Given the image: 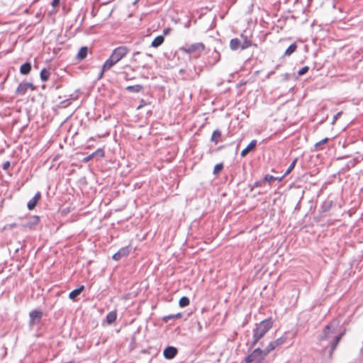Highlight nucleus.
I'll return each instance as SVG.
<instances>
[{
    "mask_svg": "<svg viewBox=\"0 0 363 363\" xmlns=\"http://www.w3.org/2000/svg\"><path fill=\"white\" fill-rule=\"evenodd\" d=\"M130 49L124 45L115 48L110 57L104 63V70H109L129 52Z\"/></svg>",
    "mask_w": 363,
    "mask_h": 363,
    "instance_id": "obj_1",
    "label": "nucleus"
},
{
    "mask_svg": "<svg viewBox=\"0 0 363 363\" xmlns=\"http://www.w3.org/2000/svg\"><path fill=\"white\" fill-rule=\"evenodd\" d=\"M340 327V321L338 318L332 319L326 324L322 330V334L318 335V340L320 342L328 340L333 335H335L338 328Z\"/></svg>",
    "mask_w": 363,
    "mask_h": 363,
    "instance_id": "obj_2",
    "label": "nucleus"
},
{
    "mask_svg": "<svg viewBox=\"0 0 363 363\" xmlns=\"http://www.w3.org/2000/svg\"><path fill=\"white\" fill-rule=\"evenodd\" d=\"M273 323L274 322L272 317L265 318L259 323H255V327L252 330V333L257 335V337L261 339L272 328Z\"/></svg>",
    "mask_w": 363,
    "mask_h": 363,
    "instance_id": "obj_3",
    "label": "nucleus"
},
{
    "mask_svg": "<svg viewBox=\"0 0 363 363\" xmlns=\"http://www.w3.org/2000/svg\"><path fill=\"white\" fill-rule=\"evenodd\" d=\"M265 354L260 347H257L245 357L241 363H261L265 358Z\"/></svg>",
    "mask_w": 363,
    "mask_h": 363,
    "instance_id": "obj_4",
    "label": "nucleus"
},
{
    "mask_svg": "<svg viewBox=\"0 0 363 363\" xmlns=\"http://www.w3.org/2000/svg\"><path fill=\"white\" fill-rule=\"evenodd\" d=\"M211 50V48L210 47L208 48V51L206 50V56L207 55V62H206V65L208 64L212 67L220 60V55L216 46H213V51L210 55L209 52Z\"/></svg>",
    "mask_w": 363,
    "mask_h": 363,
    "instance_id": "obj_5",
    "label": "nucleus"
},
{
    "mask_svg": "<svg viewBox=\"0 0 363 363\" xmlns=\"http://www.w3.org/2000/svg\"><path fill=\"white\" fill-rule=\"evenodd\" d=\"M28 89L33 90L35 87L32 83L22 82L18 86L16 92L18 95H23Z\"/></svg>",
    "mask_w": 363,
    "mask_h": 363,
    "instance_id": "obj_6",
    "label": "nucleus"
},
{
    "mask_svg": "<svg viewBox=\"0 0 363 363\" xmlns=\"http://www.w3.org/2000/svg\"><path fill=\"white\" fill-rule=\"evenodd\" d=\"M274 176L271 174H265L261 179L254 182V186L262 187L264 183L272 185L273 183Z\"/></svg>",
    "mask_w": 363,
    "mask_h": 363,
    "instance_id": "obj_7",
    "label": "nucleus"
},
{
    "mask_svg": "<svg viewBox=\"0 0 363 363\" xmlns=\"http://www.w3.org/2000/svg\"><path fill=\"white\" fill-rule=\"evenodd\" d=\"M257 145V140L255 139L252 140L249 144L241 151L240 156L241 157H245L247 154L256 148Z\"/></svg>",
    "mask_w": 363,
    "mask_h": 363,
    "instance_id": "obj_8",
    "label": "nucleus"
},
{
    "mask_svg": "<svg viewBox=\"0 0 363 363\" xmlns=\"http://www.w3.org/2000/svg\"><path fill=\"white\" fill-rule=\"evenodd\" d=\"M43 316V313L39 311H32L30 312V325L33 327L35 323H38L41 320V318Z\"/></svg>",
    "mask_w": 363,
    "mask_h": 363,
    "instance_id": "obj_9",
    "label": "nucleus"
},
{
    "mask_svg": "<svg viewBox=\"0 0 363 363\" xmlns=\"http://www.w3.org/2000/svg\"><path fill=\"white\" fill-rule=\"evenodd\" d=\"M333 205V201L330 199L325 200L321 206H320L319 211L320 214H324L326 216V213L329 212Z\"/></svg>",
    "mask_w": 363,
    "mask_h": 363,
    "instance_id": "obj_10",
    "label": "nucleus"
},
{
    "mask_svg": "<svg viewBox=\"0 0 363 363\" xmlns=\"http://www.w3.org/2000/svg\"><path fill=\"white\" fill-rule=\"evenodd\" d=\"M130 252V249L129 247H122L116 253H115L113 255V259L114 260L118 261L122 257L128 256L129 255Z\"/></svg>",
    "mask_w": 363,
    "mask_h": 363,
    "instance_id": "obj_11",
    "label": "nucleus"
},
{
    "mask_svg": "<svg viewBox=\"0 0 363 363\" xmlns=\"http://www.w3.org/2000/svg\"><path fill=\"white\" fill-rule=\"evenodd\" d=\"M339 328L340 330L338 331V333L337 332L336 335L333 337L332 340V342H334V345L335 344H339V342H340V340H342V338L344 337L347 332L345 326L340 325Z\"/></svg>",
    "mask_w": 363,
    "mask_h": 363,
    "instance_id": "obj_12",
    "label": "nucleus"
},
{
    "mask_svg": "<svg viewBox=\"0 0 363 363\" xmlns=\"http://www.w3.org/2000/svg\"><path fill=\"white\" fill-rule=\"evenodd\" d=\"M339 328L340 330L338 331V333L337 332L336 335L333 337L332 340V342H334V345L335 344H339V342H340V340H342V338L344 337L347 332L345 326L340 325Z\"/></svg>",
    "mask_w": 363,
    "mask_h": 363,
    "instance_id": "obj_13",
    "label": "nucleus"
},
{
    "mask_svg": "<svg viewBox=\"0 0 363 363\" xmlns=\"http://www.w3.org/2000/svg\"><path fill=\"white\" fill-rule=\"evenodd\" d=\"M163 354L166 359H170L176 356L177 350L174 347L169 346L164 350Z\"/></svg>",
    "mask_w": 363,
    "mask_h": 363,
    "instance_id": "obj_14",
    "label": "nucleus"
},
{
    "mask_svg": "<svg viewBox=\"0 0 363 363\" xmlns=\"http://www.w3.org/2000/svg\"><path fill=\"white\" fill-rule=\"evenodd\" d=\"M39 222V217L37 216H31L28 218V221L23 223V227L32 228L36 225Z\"/></svg>",
    "mask_w": 363,
    "mask_h": 363,
    "instance_id": "obj_15",
    "label": "nucleus"
},
{
    "mask_svg": "<svg viewBox=\"0 0 363 363\" xmlns=\"http://www.w3.org/2000/svg\"><path fill=\"white\" fill-rule=\"evenodd\" d=\"M40 198H41L40 193L37 192L35 194V195L34 196V197L28 202V204H27L28 208L29 210H33L37 205V203L39 201V200L40 199Z\"/></svg>",
    "mask_w": 363,
    "mask_h": 363,
    "instance_id": "obj_16",
    "label": "nucleus"
},
{
    "mask_svg": "<svg viewBox=\"0 0 363 363\" xmlns=\"http://www.w3.org/2000/svg\"><path fill=\"white\" fill-rule=\"evenodd\" d=\"M292 335L293 336L294 335V333H291L290 331H286L280 337L276 339L274 341L277 347L279 346V345H281L282 344H284V342H286V340L289 338V335Z\"/></svg>",
    "mask_w": 363,
    "mask_h": 363,
    "instance_id": "obj_17",
    "label": "nucleus"
},
{
    "mask_svg": "<svg viewBox=\"0 0 363 363\" xmlns=\"http://www.w3.org/2000/svg\"><path fill=\"white\" fill-rule=\"evenodd\" d=\"M359 162L360 160L359 157H354L345 164V165L342 167V170L349 171L350 169L354 167Z\"/></svg>",
    "mask_w": 363,
    "mask_h": 363,
    "instance_id": "obj_18",
    "label": "nucleus"
},
{
    "mask_svg": "<svg viewBox=\"0 0 363 363\" xmlns=\"http://www.w3.org/2000/svg\"><path fill=\"white\" fill-rule=\"evenodd\" d=\"M230 48L232 50H237L238 49L242 50V41L240 39L238 38H235L230 40Z\"/></svg>",
    "mask_w": 363,
    "mask_h": 363,
    "instance_id": "obj_19",
    "label": "nucleus"
},
{
    "mask_svg": "<svg viewBox=\"0 0 363 363\" xmlns=\"http://www.w3.org/2000/svg\"><path fill=\"white\" fill-rule=\"evenodd\" d=\"M203 49V46L202 44H194L184 48V50L188 53H195L201 51Z\"/></svg>",
    "mask_w": 363,
    "mask_h": 363,
    "instance_id": "obj_20",
    "label": "nucleus"
},
{
    "mask_svg": "<svg viewBox=\"0 0 363 363\" xmlns=\"http://www.w3.org/2000/svg\"><path fill=\"white\" fill-rule=\"evenodd\" d=\"M330 140V138L326 137L320 141L317 142L314 145L313 149H311V151H320L323 150V145L326 144Z\"/></svg>",
    "mask_w": 363,
    "mask_h": 363,
    "instance_id": "obj_21",
    "label": "nucleus"
},
{
    "mask_svg": "<svg viewBox=\"0 0 363 363\" xmlns=\"http://www.w3.org/2000/svg\"><path fill=\"white\" fill-rule=\"evenodd\" d=\"M240 38L242 40V50H245L250 47H251L253 43L252 41L250 39H248V37L244 34L240 35Z\"/></svg>",
    "mask_w": 363,
    "mask_h": 363,
    "instance_id": "obj_22",
    "label": "nucleus"
},
{
    "mask_svg": "<svg viewBox=\"0 0 363 363\" xmlns=\"http://www.w3.org/2000/svg\"><path fill=\"white\" fill-rule=\"evenodd\" d=\"M298 45L296 43H291L284 52L283 57H287L291 55L297 50Z\"/></svg>",
    "mask_w": 363,
    "mask_h": 363,
    "instance_id": "obj_23",
    "label": "nucleus"
},
{
    "mask_svg": "<svg viewBox=\"0 0 363 363\" xmlns=\"http://www.w3.org/2000/svg\"><path fill=\"white\" fill-rule=\"evenodd\" d=\"M222 133L219 129H216L213 130L211 137V142L214 143L215 144H217L221 138Z\"/></svg>",
    "mask_w": 363,
    "mask_h": 363,
    "instance_id": "obj_24",
    "label": "nucleus"
},
{
    "mask_svg": "<svg viewBox=\"0 0 363 363\" xmlns=\"http://www.w3.org/2000/svg\"><path fill=\"white\" fill-rule=\"evenodd\" d=\"M88 52H89V48L87 47H86V46L82 47L77 53V59L79 60H82L85 59L86 57L87 56Z\"/></svg>",
    "mask_w": 363,
    "mask_h": 363,
    "instance_id": "obj_25",
    "label": "nucleus"
},
{
    "mask_svg": "<svg viewBox=\"0 0 363 363\" xmlns=\"http://www.w3.org/2000/svg\"><path fill=\"white\" fill-rule=\"evenodd\" d=\"M223 169H224L223 162L217 163L213 167V174L215 177H218L223 172Z\"/></svg>",
    "mask_w": 363,
    "mask_h": 363,
    "instance_id": "obj_26",
    "label": "nucleus"
},
{
    "mask_svg": "<svg viewBox=\"0 0 363 363\" xmlns=\"http://www.w3.org/2000/svg\"><path fill=\"white\" fill-rule=\"evenodd\" d=\"M277 345L274 342V341H271L269 342L268 345L262 350L265 356H267L269 352L274 350L277 348Z\"/></svg>",
    "mask_w": 363,
    "mask_h": 363,
    "instance_id": "obj_27",
    "label": "nucleus"
},
{
    "mask_svg": "<svg viewBox=\"0 0 363 363\" xmlns=\"http://www.w3.org/2000/svg\"><path fill=\"white\" fill-rule=\"evenodd\" d=\"M84 286H81L79 288L71 291L69 294V298L74 300L81 294V292L84 290Z\"/></svg>",
    "mask_w": 363,
    "mask_h": 363,
    "instance_id": "obj_28",
    "label": "nucleus"
},
{
    "mask_svg": "<svg viewBox=\"0 0 363 363\" xmlns=\"http://www.w3.org/2000/svg\"><path fill=\"white\" fill-rule=\"evenodd\" d=\"M31 69V65L29 62L24 63L21 66L20 72L22 74H28Z\"/></svg>",
    "mask_w": 363,
    "mask_h": 363,
    "instance_id": "obj_29",
    "label": "nucleus"
},
{
    "mask_svg": "<svg viewBox=\"0 0 363 363\" xmlns=\"http://www.w3.org/2000/svg\"><path fill=\"white\" fill-rule=\"evenodd\" d=\"M259 340H260V338L258 337L257 335H255L252 333V342L250 344L247 343V345H249L248 346V352H250L254 348V347L258 343Z\"/></svg>",
    "mask_w": 363,
    "mask_h": 363,
    "instance_id": "obj_30",
    "label": "nucleus"
},
{
    "mask_svg": "<svg viewBox=\"0 0 363 363\" xmlns=\"http://www.w3.org/2000/svg\"><path fill=\"white\" fill-rule=\"evenodd\" d=\"M116 318H117L116 312L111 311L106 315V322L108 323V324H111L116 320Z\"/></svg>",
    "mask_w": 363,
    "mask_h": 363,
    "instance_id": "obj_31",
    "label": "nucleus"
},
{
    "mask_svg": "<svg viewBox=\"0 0 363 363\" xmlns=\"http://www.w3.org/2000/svg\"><path fill=\"white\" fill-rule=\"evenodd\" d=\"M298 160V157H295L292 160V162H291V164H289V166L288 167V168L286 169V170L284 172L285 175H289L294 170V169L295 168V167L296 165Z\"/></svg>",
    "mask_w": 363,
    "mask_h": 363,
    "instance_id": "obj_32",
    "label": "nucleus"
},
{
    "mask_svg": "<svg viewBox=\"0 0 363 363\" xmlns=\"http://www.w3.org/2000/svg\"><path fill=\"white\" fill-rule=\"evenodd\" d=\"M164 42V38L163 36L162 35H159L157 37H156L153 41L152 42V44L151 45L154 48H157L158 46H160V45L162 44V43Z\"/></svg>",
    "mask_w": 363,
    "mask_h": 363,
    "instance_id": "obj_33",
    "label": "nucleus"
},
{
    "mask_svg": "<svg viewBox=\"0 0 363 363\" xmlns=\"http://www.w3.org/2000/svg\"><path fill=\"white\" fill-rule=\"evenodd\" d=\"M337 345H338L337 344H335L334 345V342L332 341L330 342L329 345H328V347H330L329 351H328V357L329 358H332L333 352L335 350V349L337 348Z\"/></svg>",
    "mask_w": 363,
    "mask_h": 363,
    "instance_id": "obj_34",
    "label": "nucleus"
},
{
    "mask_svg": "<svg viewBox=\"0 0 363 363\" xmlns=\"http://www.w3.org/2000/svg\"><path fill=\"white\" fill-rule=\"evenodd\" d=\"M50 77V72L46 69H43L40 72V79L42 81L45 82Z\"/></svg>",
    "mask_w": 363,
    "mask_h": 363,
    "instance_id": "obj_35",
    "label": "nucleus"
},
{
    "mask_svg": "<svg viewBox=\"0 0 363 363\" xmlns=\"http://www.w3.org/2000/svg\"><path fill=\"white\" fill-rule=\"evenodd\" d=\"M341 1H331L332 3V6L334 9H336L337 8V9L339 10V11L342 13H345V8L341 6V5H339V4L340 3Z\"/></svg>",
    "mask_w": 363,
    "mask_h": 363,
    "instance_id": "obj_36",
    "label": "nucleus"
},
{
    "mask_svg": "<svg viewBox=\"0 0 363 363\" xmlns=\"http://www.w3.org/2000/svg\"><path fill=\"white\" fill-rule=\"evenodd\" d=\"M179 304L181 307L187 306L189 304V299L186 296H183L180 298Z\"/></svg>",
    "mask_w": 363,
    "mask_h": 363,
    "instance_id": "obj_37",
    "label": "nucleus"
},
{
    "mask_svg": "<svg viewBox=\"0 0 363 363\" xmlns=\"http://www.w3.org/2000/svg\"><path fill=\"white\" fill-rule=\"evenodd\" d=\"M213 42H216V43L221 45V41L219 40H215L212 35L206 36V43L210 44Z\"/></svg>",
    "mask_w": 363,
    "mask_h": 363,
    "instance_id": "obj_38",
    "label": "nucleus"
},
{
    "mask_svg": "<svg viewBox=\"0 0 363 363\" xmlns=\"http://www.w3.org/2000/svg\"><path fill=\"white\" fill-rule=\"evenodd\" d=\"M142 89L140 85L129 86L127 89L133 92H139Z\"/></svg>",
    "mask_w": 363,
    "mask_h": 363,
    "instance_id": "obj_39",
    "label": "nucleus"
},
{
    "mask_svg": "<svg viewBox=\"0 0 363 363\" xmlns=\"http://www.w3.org/2000/svg\"><path fill=\"white\" fill-rule=\"evenodd\" d=\"M309 70V67L306 65L300 68L297 72L298 76H302L305 74Z\"/></svg>",
    "mask_w": 363,
    "mask_h": 363,
    "instance_id": "obj_40",
    "label": "nucleus"
},
{
    "mask_svg": "<svg viewBox=\"0 0 363 363\" xmlns=\"http://www.w3.org/2000/svg\"><path fill=\"white\" fill-rule=\"evenodd\" d=\"M94 157H103L104 156V152L102 149L99 148L96 150L94 152L92 153Z\"/></svg>",
    "mask_w": 363,
    "mask_h": 363,
    "instance_id": "obj_41",
    "label": "nucleus"
},
{
    "mask_svg": "<svg viewBox=\"0 0 363 363\" xmlns=\"http://www.w3.org/2000/svg\"><path fill=\"white\" fill-rule=\"evenodd\" d=\"M353 316L354 313H352L351 315H348L342 323V326H346L349 325L352 321Z\"/></svg>",
    "mask_w": 363,
    "mask_h": 363,
    "instance_id": "obj_42",
    "label": "nucleus"
},
{
    "mask_svg": "<svg viewBox=\"0 0 363 363\" xmlns=\"http://www.w3.org/2000/svg\"><path fill=\"white\" fill-rule=\"evenodd\" d=\"M289 18V16H281L280 18L278 19V22L281 23L283 22V25L280 26V29H283L284 26L286 24L287 20Z\"/></svg>",
    "mask_w": 363,
    "mask_h": 363,
    "instance_id": "obj_43",
    "label": "nucleus"
},
{
    "mask_svg": "<svg viewBox=\"0 0 363 363\" xmlns=\"http://www.w3.org/2000/svg\"><path fill=\"white\" fill-rule=\"evenodd\" d=\"M325 216L324 214H320V213H318V215L317 216H315L313 217V220L315 223H319L320 220H321V218L323 217H325Z\"/></svg>",
    "mask_w": 363,
    "mask_h": 363,
    "instance_id": "obj_44",
    "label": "nucleus"
},
{
    "mask_svg": "<svg viewBox=\"0 0 363 363\" xmlns=\"http://www.w3.org/2000/svg\"><path fill=\"white\" fill-rule=\"evenodd\" d=\"M281 77L284 81H289L292 78V75L289 73H285L282 74Z\"/></svg>",
    "mask_w": 363,
    "mask_h": 363,
    "instance_id": "obj_45",
    "label": "nucleus"
},
{
    "mask_svg": "<svg viewBox=\"0 0 363 363\" xmlns=\"http://www.w3.org/2000/svg\"><path fill=\"white\" fill-rule=\"evenodd\" d=\"M286 176L287 175H285V173L283 175H281V177H275V176H274V179H273V182L274 181H277L279 182H281Z\"/></svg>",
    "mask_w": 363,
    "mask_h": 363,
    "instance_id": "obj_46",
    "label": "nucleus"
},
{
    "mask_svg": "<svg viewBox=\"0 0 363 363\" xmlns=\"http://www.w3.org/2000/svg\"><path fill=\"white\" fill-rule=\"evenodd\" d=\"M342 113V112L340 111V112L337 113L335 115H334L333 121H332V123H334L341 116Z\"/></svg>",
    "mask_w": 363,
    "mask_h": 363,
    "instance_id": "obj_47",
    "label": "nucleus"
},
{
    "mask_svg": "<svg viewBox=\"0 0 363 363\" xmlns=\"http://www.w3.org/2000/svg\"><path fill=\"white\" fill-rule=\"evenodd\" d=\"M224 147V145H220V146H218V147H216V149L214 150H212L211 148H210L208 151V153H213L214 151H219L220 150H222L223 148Z\"/></svg>",
    "mask_w": 363,
    "mask_h": 363,
    "instance_id": "obj_48",
    "label": "nucleus"
},
{
    "mask_svg": "<svg viewBox=\"0 0 363 363\" xmlns=\"http://www.w3.org/2000/svg\"><path fill=\"white\" fill-rule=\"evenodd\" d=\"M301 199H302V197L300 198V199L298 200V203H296L295 208H294V211H298L301 209Z\"/></svg>",
    "mask_w": 363,
    "mask_h": 363,
    "instance_id": "obj_49",
    "label": "nucleus"
},
{
    "mask_svg": "<svg viewBox=\"0 0 363 363\" xmlns=\"http://www.w3.org/2000/svg\"><path fill=\"white\" fill-rule=\"evenodd\" d=\"M307 2L308 3H307L306 6L302 9V13H306L308 11V7L310 6V4H311V1H307Z\"/></svg>",
    "mask_w": 363,
    "mask_h": 363,
    "instance_id": "obj_50",
    "label": "nucleus"
},
{
    "mask_svg": "<svg viewBox=\"0 0 363 363\" xmlns=\"http://www.w3.org/2000/svg\"><path fill=\"white\" fill-rule=\"evenodd\" d=\"M10 165H11L10 162L6 161V162H4L3 164V169L4 170H7L9 168Z\"/></svg>",
    "mask_w": 363,
    "mask_h": 363,
    "instance_id": "obj_51",
    "label": "nucleus"
},
{
    "mask_svg": "<svg viewBox=\"0 0 363 363\" xmlns=\"http://www.w3.org/2000/svg\"><path fill=\"white\" fill-rule=\"evenodd\" d=\"M92 158H94V156H93V154L91 153V155H89L86 157L84 158L83 161L85 162H87L89 160H91Z\"/></svg>",
    "mask_w": 363,
    "mask_h": 363,
    "instance_id": "obj_52",
    "label": "nucleus"
},
{
    "mask_svg": "<svg viewBox=\"0 0 363 363\" xmlns=\"http://www.w3.org/2000/svg\"><path fill=\"white\" fill-rule=\"evenodd\" d=\"M59 3H60V1H51V6L53 8H56L57 6H59Z\"/></svg>",
    "mask_w": 363,
    "mask_h": 363,
    "instance_id": "obj_53",
    "label": "nucleus"
},
{
    "mask_svg": "<svg viewBox=\"0 0 363 363\" xmlns=\"http://www.w3.org/2000/svg\"><path fill=\"white\" fill-rule=\"evenodd\" d=\"M253 7H254V4H251L250 6L248 7V10H247L248 13H250L252 12Z\"/></svg>",
    "mask_w": 363,
    "mask_h": 363,
    "instance_id": "obj_54",
    "label": "nucleus"
},
{
    "mask_svg": "<svg viewBox=\"0 0 363 363\" xmlns=\"http://www.w3.org/2000/svg\"><path fill=\"white\" fill-rule=\"evenodd\" d=\"M140 52H138H138H135L133 53V60H136L135 57H136L137 55H140Z\"/></svg>",
    "mask_w": 363,
    "mask_h": 363,
    "instance_id": "obj_55",
    "label": "nucleus"
},
{
    "mask_svg": "<svg viewBox=\"0 0 363 363\" xmlns=\"http://www.w3.org/2000/svg\"><path fill=\"white\" fill-rule=\"evenodd\" d=\"M106 70H104V66L102 67V69H101V72H100L99 74V78L102 77L104 72H106Z\"/></svg>",
    "mask_w": 363,
    "mask_h": 363,
    "instance_id": "obj_56",
    "label": "nucleus"
},
{
    "mask_svg": "<svg viewBox=\"0 0 363 363\" xmlns=\"http://www.w3.org/2000/svg\"><path fill=\"white\" fill-rule=\"evenodd\" d=\"M348 157H349L348 155H344V156L338 157L337 160H343V159L347 158Z\"/></svg>",
    "mask_w": 363,
    "mask_h": 363,
    "instance_id": "obj_57",
    "label": "nucleus"
},
{
    "mask_svg": "<svg viewBox=\"0 0 363 363\" xmlns=\"http://www.w3.org/2000/svg\"><path fill=\"white\" fill-rule=\"evenodd\" d=\"M249 187H250V191H253V189H254L255 188H257L256 186H254V184H252V185H251V184H250V185H249Z\"/></svg>",
    "mask_w": 363,
    "mask_h": 363,
    "instance_id": "obj_58",
    "label": "nucleus"
},
{
    "mask_svg": "<svg viewBox=\"0 0 363 363\" xmlns=\"http://www.w3.org/2000/svg\"><path fill=\"white\" fill-rule=\"evenodd\" d=\"M215 110H216L215 108H209V111H208V112H207V111H206V112H205V114L209 113V112H210V111H211V112H214V111H215Z\"/></svg>",
    "mask_w": 363,
    "mask_h": 363,
    "instance_id": "obj_59",
    "label": "nucleus"
},
{
    "mask_svg": "<svg viewBox=\"0 0 363 363\" xmlns=\"http://www.w3.org/2000/svg\"><path fill=\"white\" fill-rule=\"evenodd\" d=\"M315 208V206L311 205L310 208H309V211L314 210Z\"/></svg>",
    "mask_w": 363,
    "mask_h": 363,
    "instance_id": "obj_60",
    "label": "nucleus"
},
{
    "mask_svg": "<svg viewBox=\"0 0 363 363\" xmlns=\"http://www.w3.org/2000/svg\"><path fill=\"white\" fill-rule=\"evenodd\" d=\"M280 3H281V1H277V2H276V3L274 4V6H280Z\"/></svg>",
    "mask_w": 363,
    "mask_h": 363,
    "instance_id": "obj_61",
    "label": "nucleus"
},
{
    "mask_svg": "<svg viewBox=\"0 0 363 363\" xmlns=\"http://www.w3.org/2000/svg\"><path fill=\"white\" fill-rule=\"evenodd\" d=\"M289 18L292 19H296L297 17L295 15H291V16H289Z\"/></svg>",
    "mask_w": 363,
    "mask_h": 363,
    "instance_id": "obj_62",
    "label": "nucleus"
},
{
    "mask_svg": "<svg viewBox=\"0 0 363 363\" xmlns=\"http://www.w3.org/2000/svg\"><path fill=\"white\" fill-rule=\"evenodd\" d=\"M324 121H325V120H324V119L320 120V121L318 123V124H322Z\"/></svg>",
    "mask_w": 363,
    "mask_h": 363,
    "instance_id": "obj_63",
    "label": "nucleus"
},
{
    "mask_svg": "<svg viewBox=\"0 0 363 363\" xmlns=\"http://www.w3.org/2000/svg\"><path fill=\"white\" fill-rule=\"evenodd\" d=\"M301 2H302V1H294V4H295V5H297L298 3H301Z\"/></svg>",
    "mask_w": 363,
    "mask_h": 363,
    "instance_id": "obj_64",
    "label": "nucleus"
}]
</instances>
